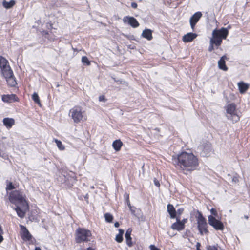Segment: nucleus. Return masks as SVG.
<instances>
[{
	"mask_svg": "<svg viewBox=\"0 0 250 250\" xmlns=\"http://www.w3.org/2000/svg\"><path fill=\"white\" fill-rule=\"evenodd\" d=\"M197 34L193 33H188L183 37V41L185 42H189L192 41L197 37Z\"/></svg>",
	"mask_w": 250,
	"mask_h": 250,
	"instance_id": "nucleus-14",
	"label": "nucleus"
},
{
	"mask_svg": "<svg viewBox=\"0 0 250 250\" xmlns=\"http://www.w3.org/2000/svg\"><path fill=\"white\" fill-rule=\"evenodd\" d=\"M99 100L100 102H105L107 100L104 95H101L99 97Z\"/></svg>",
	"mask_w": 250,
	"mask_h": 250,
	"instance_id": "nucleus-33",
	"label": "nucleus"
},
{
	"mask_svg": "<svg viewBox=\"0 0 250 250\" xmlns=\"http://www.w3.org/2000/svg\"><path fill=\"white\" fill-rule=\"evenodd\" d=\"M167 212L169 213L171 218H175L176 217V212L173 207L171 204H168L167 206Z\"/></svg>",
	"mask_w": 250,
	"mask_h": 250,
	"instance_id": "nucleus-21",
	"label": "nucleus"
},
{
	"mask_svg": "<svg viewBox=\"0 0 250 250\" xmlns=\"http://www.w3.org/2000/svg\"><path fill=\"white\" fill-rule=\"evenodd\" d=\"M132 232V230L130 229H128L125 234V238L126 240V244L128 247H132V243L131 241V233Z\"/></svg>",
	"mask_w": 250,
	"mask_h": 250,
	"instance_id": "nucleus-19",
	"label": "nucleus"
},
{
	"mask_svg": "<svg viewBox=\"0 0 250 250\" xmlns=\"http://www.w3.org/2000/svg\"><path fill=\"white\" fill-rule=\"evenodd\" d=\"M227 58L226 56H223L219 60L218 64L219 69L227 71L228 68L226 65L225 59Z\"/></svg>",
	"mask_w": 250,
	"mask_h": 250,
	"instance_id": "nucleus-17",
	"label": "nucleus"
},
{
	"mask_svg": "<svg viewBox=\"0 0 250 250\" xmlns=\"http://www.w3.org/2000/svg\"><path fill=\"white\" fill-rule=\"evenodd\" d=\"M176 222L172 224L171 228L173 230L181 231L184 229L185 225L181 223V220L179 217L176 218Z\"/></svg>",
	"mask_w": 250,
	"mask_h": 250,
	"instance_id": "nucleus-12",
	"label": "nucleus"
},
{
	"mask_svg": "<svg viewBox=\"0 0 250 250\" xmlns=\"http://www.w3.org/2000/svg\"><path fill=\"white\" fill-rule=\"evenodd\" d=\"M122 145L123 143L120 140H116L112 143V146L116 151H118L121 149Z\"/></svg>",
	"mask_w": 250,
	"mask_h": 250,
	"instance_id": "nucleus-24",
	"label": "nucleus"
},
{
	"mask_svg": "<svg viewBox=\"0 0 250 250\" xmlns=\"http://www.w3.org/2000/svg\"><path fill=\"white\" fill-rule=\"evenodd\" d=\"M124 22L127 23L133 28H137L139 26V23L137 20L133 17L125 16L123 18Z\"/></svg>",
	"mask_w": 250,
	"mask_h": 250,
	"instance_id": "nucleus-10",
	"label": "nucleus"
},
{
	"mask_svg": "<svg viewBox=\"0 0 250 250\" xmlns=\"http://www.w3.org/2000/svg\"><path fill=\"white\" fill-rule=\"evenodd\" d=\"M127 205H128V206L131 208V205H130V202H129V197H128V196H127Z\"/></svg>",
	"mask_w": 250,
	"mask_h": 250,
	"instance_id": "nucleus-45",
	"label": "nucleus"
},
{
	"mask_svg": "<svg viewBox=\"0 0 250 250\" xmlns=\"http://www.w3.org/2000/svg\"><path fill=\"white\" fill-rule=\"evenodd\" d=\"M201 246V245H200V243H197L196 245V249L197 250H201L200 249V247Z\"/></svg>",
	"mask_w": 250,
	"mask_h": 250,
	"instance_id": "nucleus-43",
	"label": "nucleus"
},
{
	"mask_svg": "<svg viewBox=\"0 0 250 250\" xmlns=\"http://www.w3.org/2000/svg\"><path fill=\"white\" fill-rule=\"evenodd\" d=\"M198 149L202 151V155L203 156H207L211 151V146L210 143L206 142L198 147Z\"/></svg>",
	"mask_w": 250,
	"mask_h": 250,
	"instance_id": "nucleus-9",
	"label": "nucleus"
},
{
	"mask_svg": "<svg viewBox=\"0 0 250 250\" xmlns=\"http://www.w3.org/2000/svg\"><path fill=\"white\" fill-rule=\"evenodd\" d=\"M0 157L6 159L7 158V155L1 149H0Z\"/></svg>",
	"mask_w": 250,
	"mask_h": 250,
	"instance_id": "nucleus-32",
	"label": "nucleus"
},
{
	"mask_svg": "<svg viewBox=\"0 0 250 250\" xmlns=\"http://www.w3.org/2000/svg\"><path fill=\"white\" fill-rule=\"evenodd\" d=\"M142 36L143 38L146 39L148 41L151 40L153 38L152 31L148 29H145L142 33Z\"/></svg>",
	"mask_w": 250,
	"mask_h": 250,
	"instance_id": "nucleus-20",
	"label": "nucleus"
},
{
	"mask_svg": "<svg viewBox=\"0 0 250 250\" xmlns=\"http://www.w3.org/2000/svg\"><path fill=\"white\" fill-rule=\"evenodd\" d=\"M15 4L14 0H11L10 2H7L6 0H4L2 2L3 6L6 8L9 9L13 7Z\"/></svg>",
	"mask_w": 250,
	"mask_h": 250,
	"instance_id": "nucleus-26",
	"label": "nucleus"
},
{
	"mask_svg": "<svg viewBox=\"0 0 250 250\" xmlns=\"http://www.w3.org/2000/svg\"><path fill=\"white\" fill-rule=\"evenodd\" d=\"M244 218L246 219H248V216L247 215H245Z\"/></svg>",
	"mask_w": 250,
	"mask_h": 250,
	"instance_id": "nucleus-49",
	"label": "nucleus"
},
{
	"mask_svg": "<svg viewBox=\"0 0 250 250\" xmlns=\"http://www.w3.org/2000/svg\"><path fill=\"white\" fill-rule=\"evenodd\" d=\"M184 209L182 208H180L177 209L176 213L179 215H180L183 212Z\"/></svg>",
	"mask_w": 250,
	"mask_h": 250,
	"instance_id": "nucleus-39",
	"label": "nucleus"
},
{
	"mask_svg": "<svg viewBox=\"0 0 250 250\" xmlns=\"http://www.w3.org/2000/svg\"><path fill=\"white\" fill-rule=\"evenodd\" d=\"M227 118L233 122H236L239 120V117L237 113L236 106L234 104H228L226 106Z\"/></svg>",
	"mask_w": 250,
	"mask_h": 250,
	"instance_id": "nucleus-6",
	"label": "nucleus"
},
{
	"mask_svg": "<svg viewBox=\"0 0 250 250\" xmlns=\"http://www.w3.org/2000/svg\"><path fill=\"white\" fill-rule=\"evenodd\" d=\"M32 100L37 104H40V99L37 93L35 92L32 96Z\"/></svg>",
	"mask_w": 250,
	"mask_h": 250,
	"instance_id": "nucleus-31",
	"label": "nucleus"
},
{
	"mask_svg": "<svg viewBox=\"0 0 250 250\" xmlns=\"http://www.w3.org/2000/svg\"><path fill=\"white\" fill-rule=\"evenodd\" d=\"M14 188V186L12 185V183H10L7 186L6 188L7 190H12Z\"/></svg>",
	"mask_w": 250,
	"mask_h": 250,
	"instance_id": "nucleus-35",
	"label": "nucleus"
},
{
	"mask_svg": "<svg viewBox=\"0 0 250 250\" xmlns=\"http://www.w3.org/2000/svg\"><path fill=\"white\" fill-rule=\"evenodd\" d=\"M119 225H120V224H119V222H115V223H114V226H115V227H116V228H118V227H119Z\"/></svg>",
	"mask_w": 250,
	"mask_h": 250,
	"instance_id": "nucleus-46",
	"label": "nucleus"
},
{
	"mask_svg": "<svg viewBox=\"0 0 250 250\" xmlns=\"http://www.w3.org/2000/svg\"><path fill=\"white\" fill-rule=\"evenodd\" d=\"M83 114L84 111H82V108L80 106H74L69 111V116L75 123H78L83 120L84 117Z\"/></svg>",
	"mask_w": 250,
	"mask_h": 250,
	"instance_id": "nucleus-5",
	"label": "nucleus"
},
{
	"mask_svg": "<svg viewBox=\"0 0 250 250\" xmlns=\"http://www.w3.org/2000/svg\"><path fill=\"white\" fill-rule=\"evenodd\" d=\"M208 250H218L217 247H215V246H209L208 247Z\"/></svg>",
	"mask_w": 250,
	"mask_h": 250,
	"instance_id": "nucleus-38",
	"label": "nucleus"
},
{
	"mask_svg": "<svg viewBox=\"0 0 250 250\" xmlns=\"http://www.w3.org/2000/svg\"><path fill=\"white\" fill-rule=\"evenodd\" d=\"M2 234H3V230H2L1 226H0V244L3 240V236L2 235Z\"/></svg>",
	"mask_w": 250,
	"mask_h": 250,
	"instance_id": "nucleus-34",
	"label": "nucleus"
},
{
	"mask_svg": "<svg viewBox=\"0 0 250 250\" xmlns=\"http://www.w3.org/2000/svg\"><path fill=\"white\" fill-rule=\"evenodd\" d=\"M35 250H41L39 247H36Z\"/></svg>",
	"mask_w": 250,
	"mask_h": 250,
	"instance_id": "nucleus-48",
	"label": "nucleus"
},
{
	"mask_svg": "<svg viewBox=\"0 0 250 250\" xmlns=\"http://www.w3.org/2000/svg\"><path fill=\"white\" fill-rule=\"evenodd\" d=\"M1 73L2 76L5 78L8 77L13 76V72L11 69L10 67H8V68H6V69H3L1 70Z\"/></svg>",
	"mask_w": 250,
	"mask_h": 250,
	"instance_id": "nucleus-23",
	"label": "nucleus"
},
{
	"mask_svg": "<svg viewBox=\"0 0 250 250\" xmlns=\"http://www.w3.org/2000/svg\"><path fill=\"white\" fill-rule=\"evenodd\" d=\"M82 62L84 64L89 66L91 64L90 62L88 60V58L86 56H83L82 58Z\"/></svg>",
	"mask_w": 250,
	"mask_h": 250,
	"instance_id": "nucleus-30",
	"label": "nucleus"
},
{
	"mask_svg": "<svg viewBox=\"0 0 250 250\" xmlns=\"http://www.w3.org/2000/svg\"><path fill=\"white\" fill-rule=\"evenodd\" d=\"M208 223L212 226L216 230H223L224 229V225L220 221L217 220L212 215L208 216Z\"/></svg>",
	"mask_w": 250,
	"mask_h": 250,
	"instance_id": "nucleus-8",
	"label": "nucleus"
},
{
	"mask_svg": "<svg viewBox=\"0 0 250 250\" xmlns=\"http://www.w3.org/2000/svg\"><path fill=\"white\" fill-rule=\"evenodd\" d=\"M154 183L155 185L156 186H157V187H159L160 186L159 182L156 179H154Z\"/></svg>",
	"mask_w": 250,
	"mask_h": 250,
	"instance_id": "nucleus-40",
	"label": "nucleus"
},
{
	"mask_svg": "<svg viewBox=\"0 0 250 250\" xmlns=\"http://www.w3.org/2000/svg\"><path fill=\"white\" fill-rule=\"evenodd\" d=\"M150 248L151 250H160L157 247H156L154 245H150Z\"/></svg>",
	"mask_w": 250,
	"mask_h": 250,
	"instance_id": "nucleus-41",
	"label": "nucleus"
},
{
	"mask_svg": "<svg viewBox=\"0 0 250 250\" xmlns=\"http://www.w3.org/2000/svg\"><path fill=\"white\" fill-rule=\"evenodd\" d=\"M210 212L212 215H213L215 216H217V211L214 208H211L210 210Z\"/></svg>",
	"mask_w": 250,
	"mask_h": 250,
	"instance_id": "nucleus-37",
	"label": "nucleus"
},
{
	"mask_svg": "<svg viewBox=\"0 0 250 250\" xmlns=\"http://www.w3.org/2000/svg\"><path fill=\"white\" fill-rule=\"evenodd\" d=\"M91 188H94V187L93 186L91 187Z\"/></svg>",
	"mask_w": 250,
	"mask_h": 250,
	"instance_id": "nucleus-50",
	"label": "nucleus"
},
{
	"mask_svg": "<svg viewBox=\"0 0 250 250\" xmlns=\"http://www.w3.org/2000/svg\"><path fill=\"white\" fill-rule=\"evenodd\" d=\"M9 199L11 203L16 205L13 209L16 211L18 216L21 218H23L29 206L23 192L19 190L13 191L9 194Z\"/></svg>",
	"mask_w": 250,
	"mask_h": 250,
	"instance_id": "nucleus-2",
	"label": "nucleus"
},
{
	"mask_svg": "<svg viewBox=\"0 0 250 250\" xmlns=\"http://www.w3.org/2000/svg\"><path fill=\"white\" fill-rule=\"evenodd\" d=\"M232 181L235 183H237L239 182V178L237 175L234 176L232 178Z\"/></svg>",
	"mask_w": 250,
	"mask_h": 250,
	"instance_id": "nucleus-36",
	"label": "nucleus"
},
{
	"mask_svg": "<svg viewBox=\"0 0 250 250\" xmlns=\"http://www.w3.org/2000/svg\"><path fill=\"white\" fill-rule=\"evenodd\" d=\"M92 234L90 230L79 228L75 231V239L77 243L87 242L90 241Z\"/></svg>",
	"mask_w": 250,
	"mask_h": 250,
	"instance_id": "nucleus-4",
	"label": "nucleus"
},
{
	"mask_svg": "<svg viewBox=\"0 0 250 250\" xmlns=\"http://www.w3.org/2000/svg\"><path fill=\"white\" fill-rule=\"evenodd\" d=\"M250 85L245 83L243 82H240L238 83V87L240 93L244 94L249 89Z\"/></svg>",
	"mask_w": 250,
	"mask_h": 250,
	"instance_id": "nucleus-15",
	"label": "nucleus"
},
{
	"mask_svg": "<svg viewBox=\"0 0 250 250\" xmlns=\"http://www.w3.org/2000/svg\"><path fill=\"white\" fill-rule=\"evenodd\" d=\"M172 161L176 168L185 174L196 169L199 164L197 157L187 152H181Z\"/></svg>",
	"mask_w": 250,
	"mask_h": 250,
	"instance_id": "nucleus-1",
	"label": "nucleus"
},
{
	"mask_svg": "<svg viewBox=\"0 0 250 250\" xmlns=\"http://www.w3.org/2000/svg\"><path fill=\"white\" fill-rule=\"evenodd\" d=\"M17 96L15 94L4 95L2 96V100L4 102L11 103L17 100Z\"/></svg>",
	"mask_w": 250,
	"mask_h": 250,
	"instance_id": "nucleus-16",
	"label": "nucleus"
},
{
	"mask_svg": "<svg viewBox=\"0 0 250 250\" xmlns=\"http://www.w3.org/2000/svg\"><path fill=\"white\" fill-rule=\"evenodd\" d=\"M198 229L201 235L205 234H208V225L205 218L203 217L202 214L198 212V215L197 217Z\"/></svg>",
	"mask_w": 250,
	"mask_h": 250,
	"instance_id": "nucleus-7",
	"label": "nucleus"
},
{
	"mask_svg": "<svg viewBox=\"0 0 250 250\" xmlns=\"http://www.w3.org/2000/svg\"><path fill=\"white\" fill-rule=\"evenodd\" d=\"M202 15V14L201 12H197L190 18V24L192 29H194L195 24L199 21Z\"/></svg>",
	"mask_w": 250,
	"mask_h": 250,
	"instance_id": "nucleus-11",
	"label": "nucleus"
},
{
	"mask_svg": "<svg viewBox=\"0 0 250 250\" xmlns=\"http://www.w3.org/2000/svg\"><path fill=\"white\" fill-rule=\"evenodd\" d=\"M228 28H221L220 29H214L212 32V38L210 40V45L208 51L211 52L214 49L213 45L220 46L222 42V39H225L228 35Z\"/></svg>",
	"mask_w": 250,
	"mask_h": 250,
	"instance_id": "nucleus-3",
	"label": "nucleus"
},
{
	"mask_svg": "<svg viewBox=\"0 0 250 250\" xmlns=\"http://www.w3.org/2000/svg\"><path fill=\"white\" fill-rule=\"evenodd\" d=\"M187 219H183L182 221H181V223L185 225V224L187 222Z\"/></svg>",
	"mask_w": 250,
	"mask_h": 250,
	"instance_id": "nucleus-44",
	"label": "nucleus"
},
{
	"mask_svg": "<svg viewBox=\"0 0 250 250\" xmlns=\"http://www.w3.org/2000/svg\"><path fill=\"white\" fill-rule=\"evenodd\" d=\"M87 250H95L91 247H89L87 249Z\"/></svg>",
	"mask_w": 250,
	"mask_h": 250,
	"instance_id": "nucleus-47",
	"label": "nucleus"
},
{
	"mask_svg": "<svg viewBox=\"0 0 250 250\" xmlns=\"http://www.w3.org/2000/svg\"><path fill=\"white\" fill-rule=\"evenodd\" d=\"M10 66L8 64V61L2 56H0V67L1 70L8 68Z\"/></svg>",
	"mask_w": 250,
	"mask_h": 250,
	"instance_id": "nucleus-22",
	"label": "nucleus"
},
{
	"mask_svg": "<svg viewBox=\"0 0 250 250\" xmlns=\"http://www.w3.org/2000/svg\"><path fill=\"white\" fill-rule=\"evenodd\" d=\"M5 79H6L7 83L9 86L13 87L17 84V82L14 75H13V76L8 77Z\"/></svg>",
	"mask_w": 250,
	"mask_h": 250,
	"instance_id": "nucleus-25",
	"label": "nucleus"
},
{
	"mask_svg": "<svg viewBox=\"0 0 250 250\" xmlns=\"http://www.w3.org/2000/svg\"><path fill=\"white\" fill-rule=\"evenodd\" d=\"M104 217L106 221L109 223L112 222L113 219V216L108 213H106L104 214Z\"/></svg>",
	"mask_w": 250,
	"mask_h": 250,
	"instance_id": "nucleus-29",
	"label": "nucleus"
},
{
	"mask_svg": "<svg viewBox=\"0 0 250 250\" xmlns=\"http://www.w3.org/2000/svg\"><path fill=\"white\" fill-rule=\"evenodd\" d=\"M124 231L123 229H119V233L116 236L115 240L118 242L121 243L123 241V235L124 234Z\"/></svg>",
	"mask_w": 250,
	"mask_h": 250,
	"instance_id": "nucleus-27",
	"label": "nucleus"
},
{
	"mask_svg": "<svg viewBox=\"0 0 250 250\" xmlns=\"http://www.w3.org/2000/svg\"><path fill=\"white\" fill-rule=\"evenodd\" d=\"M54 142L56 143V145L60 150H63L65 149L64 145H62L61 141L57 139H55Z\"/></svg>",
	"mask_w": 250,
	"mask_h": 250,
	"instance_id": "nucleus-28",
	"label": "nucleus"
},
{
	"mask_svg": "<svg viewBox=\"0 0 250 250\" xmlns=\"http://www.w3.org/2000/svg\"><path fill=\"white\" fill-rule=\"evenodd\" d=\"M21 231V237L23 239L30 240L31 238V235L30 234L29 231L27 230L26 228L21 225H20Z\"/></svg>",
	"mask_w": 250,
	"mask_h": 250,
	"instance_id": "nucleus-13",
	"label": "nucleus"
},
{
	"mask_svg": "<svg viewBox=\"0 0 250 250\" xmlns=\"http://www.w3.org/2000/svg\"><path fill=\"white\" fill-rule=\"evenodd\" d=\"M138 6V5L135 2H132L131 3V7L133 8H134V9H136L137 8Z\"/></svg>",
	"mask_w": 250,
	"mask_h": 250,
	"instance_id": "nucleus-42",
	"label": "nucleus"
},
{
	"mask_svg": "<svg viewBox=\"0 0 250 250\" xmlns=\"http://www.w3.org/2000/svg\"><path fill=\"white\" fill-rule=\"evenodd\" d=\"M3 123L7 128H10L15 124V120L13 118H5L3 119Z\"/></svg>",
	"mask_w": 250,
	"mask_h": 250,
	"instance_id": "nucleus-18",
	"label": "nucleus"
}]
</instances>
